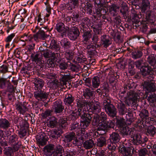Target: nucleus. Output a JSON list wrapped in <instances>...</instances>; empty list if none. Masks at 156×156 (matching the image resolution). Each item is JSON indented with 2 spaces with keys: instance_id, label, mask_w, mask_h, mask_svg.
<instances>
[{
  "instance_id": "obj_19",
  "label": "nucleus",
  "mask_w": 156,
  "mask_h": 156,
  "mask_svg": "<svg viewBox=\"0 0 156 156\" xmlns=\"http://www.w3.org/2000/svg\"><path fill=\"white\" fill-rule=\"evenodd\" d=\"M135 130L134 128H131L126 126L119 129L120 132L123 136L129 135L130 136L133 135Z\"/></svg>"
},
{
  "instance_id": "obj_46",
  "label": "nucleus",
  "mask_w": 156,
  "mask_h": 156,
  "mask_svg": "<svg viewBox=\"0 0 156 156\" xmlns=\"http://www.w3.org/2000/svg\"><path fill=\"white\" fill-rule=\"evenodd\" d=\"M81 25L83 28H86L87 27H89L90 24V20L87 17H85L81 20Z\"/></svg>"
},
{
  "instance_id": "obj_52",
  "label": "nucleus",
  "mask_w": 156,
  "mask_h": 156,
  "mask_svg": "<svg viewBox=\"0 0 156 156\" xmlns=\"http://www.w3.org/2000/svg\"><path fill=\"white\" fill-rule=\"evenodd\" d=\"M54 59H48L47 61V64L46 65V66L48 67L53 68L55 67L56 64L55 61L56 58H54Z\"/></svg>"
},
{
  "instance_id": "obj_2",
  "label": "nucleus",
  "mask_w": 156,
  "mask_h": 156,
  "mask_svg": "<svg viewBox=\"0 0 156 156\" xmlns=\"http://www.w3.org/2000/svg\"><path fill=\"white\" fill-rule=\"evenodd\" d=\"M103 108L106 113L110 117H114L117 114L116 109L115 106L111 103L110 98L108 95L103 97Z\"/></svg>"
},
{
  "instance_id": "obj_31",
  "label": "nucleus",
  "mask_w": 156,
  "mask_h": 156,
  "mask_svg": "<svg viewBox=\"0 0 156 156\" xmlns=\"http://www.w3.org/2000/svg\"><path fill=\"white\" fill-rule=\"evenodd\" d=\"M53 108L55 113H59L62 112L64 107L60 103L55 101L54 104Z\"/></svg>"
},
{
  "instance_id": "obj_12",
  "label": "nucleus",
  "mask_w": 156,
  "mask_h": 156,
  "mask_svg": "<svg viewBox=\"0 0 156 156\" xmlns=\"http://www.w3.org/2000/svg\"><path fill=\"white\" fill-rule=\"evenodd\" d=\"M27 102H18L15 104V108L20 114L23 115L28 110Z\"/></svg>"
},
{
  "instance_id": "obj_42",
  "label": "nucleus",
  "mask_w": 156,
  "mask_h": 156,
  "mask_svg": "<svg viewBox=\"0 0 156 156\" xmlns=\"http://www.w3.org/2000/svg\"><path fill=\"white\" fill-rule=\"evenodd\" d=\"M94 145L93 141L90 139L85 141L83 144V147L86 149H89L92 148Z\"/></svg>"
},
{
  "instance_id": "obj_22",
  "label": "nucleus",
  "mask_w": 156,
  "mask_h": 156,
  "mask_svg": "<svg viewBox=\"0 0 156 156\" xmlns=\"http://www.w3.org/2000/svg\"><path fill=\"white\" fill-rule=\"evenodd\" d=\"M86 113H82L80 112V111L76 110L73 111L69 115V118L73 120H75L77 119L79 116H80L81 118L83 116H84V115Z\"/></svg>"
},
{
  "instance_id": "obj_38",
  "label": "nucleus",
  "mask_w": 156,
  "mask_h": 156,
  "mask_svg": "<svg viewBox=\"0 0 156 156\" xmlns=\"http://www.w3.org/2000/svg\"><path fill=\"white\" fill-rule=\"evenodd\" d=\"M75 133L74 132L69 133L65 136L64 141L66 143H69L71 141L75 138Z\"/></svg>"
},
{
  "instance_id": "obj_26",
  "label": "nucleus",
  "mask_w": 156,
  "mask_h": 156,
  "mask_svg": "<svg viewBox=\"0 0 156 156\" xmlns=\"http://www.w3.org/2000/svg\"><path fill=\"white\" fill-rule=\"evenodd\" d=\"M80 127V124L79 122H74L71 127L70 130L73 131V132H76V134L78 135L81 132Z\"/></svg>"
},
{
  "instance_id": "obj_34",
  "label": "nucleus",
  "mask_w": 156,
  "mask_h": 156,
  "mask_svg": "<svg viewBox=\"0 0 156 156\" xmlns=\"http://www.w3.org/2000/svg\"><path fill=\"white\" fill-rule=\"evenodd\" d=\"M55 51L46 49L42 51V55L44 57L46 58H48L51 57H54L55 56Z\"/></svg>"
},
{
  "instance_id": "obj_15",
  "label": "nucleus",
  "mask_w": 156,
  "mask_h": 156,
  "mask_svg": "<svg viewBox=\"0 0 156 156\" xmlns=\"http://www.w3.org/2000/svg\"><path fill=\"white\" fill-rule=\"evenodd\" d=\"M88 106L91 112L95 115H98L101 111V107L100 103L97 102L95 103L92 102H89Z\"/></svg>"
},
{
  "instance_id": "obj_55",
  "label": "nucleus",
  "mask_w": 156,
  "mask_h": 156,
  "mask_svg": "<svg viewBox=\"0 0 156 156\" xmlns=\"http://www.w3.org/2000/svg\"><path fill=\"white\" fill-rule=\"evenodd\" d=\"M155 133L154 127L153 126H149L147 131V135L153 136Z\"/></svg>"
},
{
  "instance_id": "obj_43",
  "label": "nucleus",
  "mask_w": 156,
  "mask_h": 156,
  "mask_svg": "<svg viewBox=\"0 0 156 156\" xmlns=\"http://www.w3.org/2000/svg\"><path fill=\"white\" fill-rule=\"evenodd\" d=\"M99 115H94L93 116L92 124L93 126H96L98 127L97 130L99 126V124L100 122Z\"/></svg>"
},
{
  "instance_id": "obj_29",
  "label": "nucleus",
  "mask_w": 156,
  "mask_h": 156,
  "mask_svg": "<svg viewBox=\"0 0 156 156\" xmlns=\"http://www.w3.org/2000/svg\"><path fill=\"white\" fill-rule=\"evenodd\" d=\"M35 90H43L44 83L42 80L40 79H36L34 82Z\"/></svg>"
},
{
  "instance_id": "obj_51",
  "label": "nucleus",
  "mask_w": 156,
  "mask_h": 156,
  "mask_svg": "<svg viewBox=\"0 0 156 156\" xmlns=\"http://www.w3.org/2000/svg\"><path fill=\"white\" fill-rule=\"evenodd\" d=\"M120 3H122L121 6H120L121 7L120 12L124 16H126V13L128 10V7L125 5V3H124L122 2H121Z\"/></svg>"
},
{
  "instance_id": "obj_48",
  "label": "nucleus",
  "mask_w": 156,
  "mask_h": 156,
  "mask_svg": "<svg viewBox=\"0 0 156 156\" xmlns=\"http://www.w3.org/2000/svg\"><path fill=\"white\" fill-rule=\"evenodd\" d=\"M118 108L120 113L122 115H123L125 113V105L122 102H119L118 104L117 105Z\"/></svg>"
},
{
  "instance_id": "obj_21",
  "label": "nucleus",
  "mask_w": 156,
  "mask_h": 156,
  "mask_svg": "<svg viewBox=\"0 0 156 156\" xmlns=\"http://www.w3.org/2000/svg\"><path fill=\"white\" fill-rule=\"evenodd\" d=\"M11 124L8 120L6 119H0V128L4 130H7L11 127Z\"/></svg>"
},
{
  "instance_id": "obj_8",
  "label": "nucleus",
  "mask_w": 156,
  "mask_h": 156,
  "mask_svg": "<svg viewBox=\"0 0 156 156\" xmlns=\"http://www.w3.org/2000/svg\"><path fill=\"white\" fill-rule=\"evenodd\" d=\"M119 3V2H114L108 5V10L111 16H115L118 14L117 12L122 4V3Z\"/></svg>"
},
{
  "instance_id": "obj_56",
  "label": "nucleus",
  "mask_w": 156,
  "mask_h": 156,
  "mask_svg": "<svg viewBox=\"0 0 156 156\" xmlns=\"http://www.w3.org/2000/svg\"><path fill=\"white\" fill-rule=\"evenodd\" d=\"M114 17L113 18V21L116 25H120L121 24V20L120 16L118 14L115 16H112Z\"/></svg>"
},
{
  "instance_id": "obj_61",
  "label": "nucleus",
  "mask_w": 156,
  "mask_h": 156,
  "mask_svg": "<svg viewBox=\"0 0 156 156\" xmlns=\"http://www.w3.org/2000/svg\"><path fill=\"white\" fill-rule=\"evenodd\" d=\"M151 12L152 11L151 10H147L146 11L145 14V19L146 20L151 23L153 22L151 17Z\"/></svg>"
},
{
  "instance_id": "obj_16",
  "label": "nucleus",
  "mask_w": 156,
  "mask_h": 156,
  "mask_svg": "<svg viewBox=\"0 0 156 156\" xmlns=\"http://www.w3.org/2000/svg\"><path fill=\"white\" fill-rule=\"evenodd\" d=\"M47 136L43 132L39 133L36 137V140L39 145L43 146L45 145L47 141Z\"/></svg>"
},
{
  "instance_id": "obj_6",
  "label": "nucleus",
  "mask_w": 156,
  "mask_h": 156,
  "mask_svg": "<svg viewBox=\"0 0 156 156\" xmlns=\"http://www.w3.org/2000/svg\"><path fill=\"white\" fill-rule=\"evenodd\" d=\"M144 90L146 93H149L154 92L156 90L155 81L152 78L150 80L145 81L143 84Z\"/></svg>"
},
{
  "instance_id": "obj_47",
  "label": "nucleus",
  "mask_w": 156,
  "mask_h": 156,
  "mask_svg": "<svg viewBox=\"0 0 156 156\" xmlns=\"http://www.w3.org/2000/svg\"><path fill=\"white\" fill-rule=\"evenodd\" d=\"M32 37L30 35L25 33L22 35L20 37V40L24 42L31 41Z\"/></svg>"
},
{
  "instance_id": "obj_7",
  "label": "nucleus",
  "mask_w": 156,
  "mask_h": 156,
  "mask_svg": "<svg viewBox=\"0 0 156 156\" xmlns=\"http://www.w3.org/2000/svg\"><path fill=\"white\" fill-rule=\"evenodd\" d=\"M67 30L68 37L71 40H75L79 36L80 32L78 28L76 27H73L70 28H68Z\"/></svg>"
},
{
  "instance_id": "obj_53",
  "label": "nucleus",
  "mask_w": 156,
  "mask_h": 156,
  "mask_svg": "<svg viewBox=\"0 0 156 156\" xmlns=\"http://www.w3.org/2000/svg\"><path fill=\"white\" fill-rule=\"evenodd\" d=\"M5 156H13L14 152L12 148L9 147L4 150Z\"/></svg>"
},
{
  "instance_id": "obj_59",
  "label": "nucleus",
  "mask_w": 156,
  "mask_h": 156,
  "mask_svg": "<svg viewBox=\"0 0 156 156\" xmlns=\"http://www.w3.org/2000/svg\"><path fill=\"white\" fill-rule=\"evenodd\" d=\"M68 66V64L64 62H61L58 65V67L60 69L62 70H65L67 69Z\"/></svg>"
},
{
  "instance_id": "obj_45",
  "label": "nucleus",
  "mask_w": 156,
  "mask_h": 156,
  "mask_svg": "<svg viewBox=\"0 0 156 156\" xmlns=\"http://www.w3.org/2000/svg\"><path fill=\"white\" fill-rule=\"evenodd\" d=\"M18 137L16 134H13L10 136L9 139V143L10 144H13L18 143Z\"/></svg>"
},
{
  "instance_id": "obj_50",
  "label": "nucleus",
  "mask_w": 156,
  "mask_h": 156,
  "mask_svg": "<svg viewBox=\"0 0 156 156\" xmlns=\"http://www.w3.org/2000/svg\"><path fill=\"white\" fill-rule=\"evenodd\" d=\"M69 69L72 71L76 72H78L79 70H80L81 68L80 66L78 65L70 63L69 66Z\"/></svg>"
},
{
  "instance_id": "obj_25",
  "label": "nucleus",
  "mask_w": 156,
  "mask_h": 156,
  "mask_svg": "<svg viewBox=\"0 0 156 156\" xmlns=\"http://www.w3.org/2000/svg\"><path fill=\"white\" fill-rule=\"evenodd\" d=\"M120 139V136L117 132H113L110 135L109 140L111 143H113L114 144L118 143Z\"/></svg>"
},
{
  "instance_id": "obj_18",
  "label": "nucleus",
  "mask_w": 156,
  "mask_h": 156,
  "mask_svg": "<svg viewBox=\"0 0 156 156\" xmlns=\"http://www.w3.org/2000/svg\"><path fill=\"white\" fill-rule=\"evenodd\" d=\"M54 145L52 144H49L45 146L44 148V153L46 156H51L53 154Z\"/></svg>"
},
{
  "instance_id": "obj_20",
  "label": "nucleus",
  "mask_w": 156,
  "mask_h": 156,
  "mask_svg": "<svg viewBox=\"0 0 156 156\" xmlns=\"http://www.w3.org/2000/svg\"><path fill=\"white\" fill-rule=\"evenodd\" d=\"M47 37V35L45 34L44 30L40 29L37 33L34 35V38L36 41H38V39L44 40Z\"/></svg>"
},
{
  "instance_id": "obj_58",
  "label": "nucleus",
  "mask_w": 156,
  "mask_h": 156,
  "mask_svg": "<svg viewBox=\"0 0 156 156\" xmlns=\"http://www.w3.org/2000/svg\"><path fill=\"white\" fill-rule=\"evenodd\" d=\"M57 123V119L55 117H52L49 122V126L53 128L56 126Z\"/></svg>"
},
{
  "instance_id": "obj_49",
  "label": "nucleus",
  "mask_w": 156,
  "mask_h": 156,
  "mask_svg": "<svg viewBox=\"0 0 156 156\" xmlns=\"http://www.w3.org/2000/svg\"><path fill=\"white\" fill-rule=\"evenodd\" d=\"M106 140L104 137H101L97 140V145L99 147H101L106 144Z\"/></svg>"
},
{
  "instance_id": "obj_5",
  "label": "nucleus",
  "mask_w": 156,
  "mask_h": 156,
  "mask_svg": "<svg viewBox=\"0 0 156 156\" xmlns=\"http://www.w3.org/2000/svg\"><path fill=\"white\" fill-rule=\"evenodd\" d=\"M76 106L78 108V110L82 113H87L86 110L87 108V105L89 101L85 100L83 97L79 98L76 100Z\"/></svg>"
},
{
  "instance_id": "obj_63",
  "label": "nucleus",
  "mask_w": 156,
  "mask_h": 156,
  "mask_svg": "<svg viewBox=\"0 0 156 156\" xmlns=\"http://www.w3.org/2000/svg\"><path fill=\"white\" fill-rule=\"evenodd\" d=\"M27 133V131L25 129L21 128V129L18 131V134L20 137L21 138H22L26 135Z\"/></svg>"
},
{
  "instance_id": "obj_11",
  "label": "nucleus",
  "mask_w": 156,
  "mask_h": 156,
  "mask_svg": "<svg viewBox=\"0 0 156 156\" xmlns=\"http://www.w3.org/2000/svg\"><path fill=\"white\" fill-rule=\"evenodd\" d=\"M91 116L92 115L90 114L86 113L84 116L82 117L81 118L82 120L80 124L81 128L85 129L89 126L92 117Z\"/></svg>"
},
{
  "instance_id": "obj_3",
  "label": "nucleus",
  "mask_w": 156,
  "mask_h": 156,
  "mask_svg": "<svg viewBox=\"0 0 156 156\" xmlns=\"http://www.w3.org/2000/svg\"><path fill=\"white\" fill-rule=\"evenodd\" d=\"M128 100H126V103L129 106H136L138 105V102L139 101L140 96L135 91L130 90L127 94Z\"/></svg>"
},
{
  "instance_id": "obj_27",
  "label": "nucleus",
  "mask_w": 156,
  "mask_h": 156,
  "mask_svg": "<svg viewBox=\"0 0 156 156\" xmlns=\"http://www.w3.org/2000/svg\"><path fill=\"white\" fill-rule=\"evenodd\" d=\"M49 48L52 51H55V53L58 54L60 52V48L59 46L57 44V41L54 39H52L51 41L50 44Z\"/></svg>"
},
{
  "instance_id": "obj_10",
  "label": "nucleus",
  "mask_w": 156,
  "mask_h": 156,
  "mask_svg": "<svg viewBox=\"0 0 156 156\" xmlns=\"http://www.w3.org/2000/svg\"><path fill=\"white\" fill-rule=\"evenodd\" d=\"M48 94L43 90H36L34 92V97L38 101H44L47 99Z\"/></svg>"
},
{
  "instance_id": "obj_44",
  "label": "nucleus",
  "mask_w": 156,
  "mask_h": 156,
  "mask_svg": "<svg viewBox=\"0 0 156 156\" xmlns=\"http://www.w3.org/2000/svg\"><path fill=\"white\" fill-rule=\"evenodd\" d=\"M117 126L120 129L126 126V122L124 119L120 118L117 119L116 121Z\"/></svg>"
},
{
  "instance_id": "obj_37",
  "label": "nucleus",
  "mask_w": 156,
  "mask_h": 156,
  "mask_svg": "<svg viewBox=\"0 0 156 156\" xmlns=\"http://www.w3.org/2000/svg\"><path fill=\"white\" fill-rule=\"evenodd\" d=\"M42 55V54L41 53L39 52L37 53L35 55L32 54L31 55V56L33 61L35 62L40 63V62L42 63L41 61Z\"/></svg>"
},
{
  "instance_id": "obj_64",
  "label": "nucleus",
  "mask_w": 156,
  "mask_h": 156,
  "mask_svg": "<svg viewBox=\"0 0 156 156\" xmlns=\"http://www.w3.org/2000/svg\"><path fill=\"white\" fill-rule=\"evenodd\" d=\"M148 151L147 148H144L140 149L139 151V156H145L147 154Z\"/></svg>"
},
{
  "instance_id": "obj_41",
  "label": "nucleus",
  "mask_w": 156,
  "mask_h": 156,
  "mask_svg": "<svg viewBox=\"0 0 156 156\" xmlns=\"http://www.w3.org/2000/svg\"><path fill=\"white\" fill-rule=\"evenodd\" d=\"M82 31L83 33L82 36L83 38V42L85 43V42L86 43L90 38L91 37V34L90 31H84V29H83Z\"/></svg>"
},
{
  "instance_id": "obj_14",
  "label": "nucleus",
  "mask_w": 156,
  "mask_h": 156,
  "mask_svg": "<svg viewBox=\"0 0 156 156\" xmlns=\"http://www.w3.org/2000/svg\"><path fill=\"white\" fill-rule=\"evenodd\" d=\"M68 27L65 28L64 24L62 23H59L56 25L57 31L60 33V36L62 38L66 36L67 31Z\"/></svg>"
},
{
  "instance_id": "obj_60",
  "label": "nucleus",
  "mask_w": 156,
  "mask_h": 156,
  "mask_svg": "<svg viewBox=\"0 0 156 156\" xmlns=\"http://www.w3.org/2000/svg\"><path fill=\"white\" fill-rule=\"evenodd\" d=\"M92 5L89 3H87L85 5L84 9L88 13L90 14L92 12Z\"/></svg>"
},
{
  "instance_id": "obj_33",
  "label": "nucleus",
  "mask_w": 156,
  "mask_h": 156,
  "mask_svg": "<svg viewBox=\"0 0 156 156\" xmlns=\"http://www.w3.org/2000/svg\"><path fill=\"white\" fill-rule=\"evenodd\" d=\"M148 63L153 67L156 66V55L153 54L149 55L147 58Z\"/></svg>"
},
{
  "instance_id": "obj_36",
  "label": "nucleus",
  "mask_w": 156,
  "mask_h": 156,
  "mask_svg": "<svg viewBox=\"0 0 156 156\" xmlns=\"http://www.w3.org/2000/svg\"><path fill=\"white\" fill-rule=\"evenodd\" d=\"M92 27L93 29V31L95 34H100L101 33V23H97L95 25H93Z\"/></svg>"
},
{
  "instance_id": "obj_35",
  "label": "nucleus",
  "mask_w": 156,
  "mask_h": 156,
  "mask_svg": "<svg viewBox=\"0 0 156 156\" xmlns=\"http://www.w3.org/2000/svg\"><path fill=\"white\" fill-rule=\"evenodd\" d=\"M152 69L149 66L142 67L141 69L142 75L146 76L152 73Z\"/></svg>"
},
{
  "instance_id": "obj_32",
  "label": "nucleus",
  "mask_w": 156,
  "mask_h": 156,
  "mask_svg": "<svg viewBox=\"0 0 156 156\" xmlns=\"http://www.w3.org/2000/svg\"><path fill=\"white\" fill-rule=\"evenodd\" d=\"M143 55L142 51L139 49H135L132 51L131 57L133 58L136 59L141 58Z\"/></svg>"
},
{
  "instance_id": "obj_1",
  "label": "nucleus",
  "mask_w": 156,
  "mask_h": 156,
  "mask_svg": "<svg viewBox=\"0 0 156 156\" xmlns=\"http://www.w3.org/2000/svg\"><path fill=\"white\" fill-rule=\"evenodd\" d=\"M99 119L101 122H99V127L98 128V130L105 131L109 128L113 127L114 122L112 120H108L107 115L105 112H101L99 115Z\"/></svg>"
},
{
  "instance_id": "obj_13",
  "label": "nucleus",
  "mask_w": 156,
  "mask_h": 156,
  "mask_svg": "<svg viewBox=\"0 0 156 156\" xmlns=\"http://www.w3.org/2000/svg\"><path fill=\"white\" fill-rule=\"evenodd\" d=\"M100 46L106 48L109 47L112 43V41L109 37L106 35H104L100 37Z\"/></svg>"
},
{
  "instance_id": "obj_54",
  "label": "nucleus",
  "mask_w": 156,
  "mask_h": 156,
  "mask_svg": "<svg viewBox=\"0 0 156 156\" xmlns=\"http://www.w3.org/2000/svg\"><path fill=\"white\" fill-rule=\"evenodd\" d=\"M93 94L92 91L90 89L87 88L85 90V91L83 92V96L85 98L87 99L92 96Z\"/></svg>"
},
{
  "instance_id": "obj_28",
  "label": "nucleus",
  "mask_w": 156,
  "mask_h": 156,
  "mask_svg": "<svg viewBox=\"0 0 156 156\" xmlns=\"http://www.w3.org/2000/svg\"><path fill=\"white\" fill-rule=\"evenodd\" d=\"M150 7V3L148 0H142L140 8L142 12H144L147 9H149Z\"/></svg>"
},
{
  "instance_id": "obj_23",
  "label": "nucleus",
  "mask_w": 156,
  "mask_h": 156,
  "mask_svg": "<svg viewBox=\"0 0 156 156\" xmlns=\"http://www.w3.org/2000/svg\"><path fill=\"white\" fill-rule=\"evenodd\" d=\"M60 44L64 50H68L71 47V44L67 38L62 39L60 41Z\"/></svg>"
},
{
  "instance_id": "obj_30",
  "label": "nucleus",
  "mask_w": 156,
  "mask_h": 156,
  "mask_svg": "<svg viewBox=\"0 0 156 156\" xmlns=\"http://www.w3.org/2000/svg\"><path fill=\"white\" fill-rule=\"evenodd\" d=\"M119 152L124 156H129L131 154V149L129 147L122 145L119 148Z\"/></svg>"
},
{
  "instance_id": "obj_57",
  "label": "nucleus",
  "mask_w": 156,
  "mask_h": 156,
  "mask_svg": "<svg viewBox=\"0 0 156 156\" xmlns=\"http://www.w3.org/2000/svg\"><path fill=\"white\" fill-rule=\"evenodd\" d=\"M92 41L96 47H100V45L97 44L98 41V36L96 34H94L92 38Z\"/></svg>"
},
{
  "instance_id": "obj_62",
  "label": "nucleus",
  "mask_w": 156,
  "mask_h": 156,
  "mask_svg": "<svg viewBox=\"0 0 156 156\" xmlns=\"http://www.w3.org/2000/svg\"><path fill=\"white\" fill-rule=\"evenodd\" d=\"M131 16L132 21L136 24L139 22L140 19L141 17L140 15H138L137 14L132 16Z\"/></svg>"
},
{
  "instance_id": "obj_9",
  "label": "nucleus",
  "mask_w": 156,
  "mask_h": 156,
  "mask_svg": "<svg viewBox=\"0 0 156 156\" xmlns=\"http://www.w3.org/2000/svg\"><path fill=\"white\" fill-rule=\"evenodd\" d=\"M131 136L133 139V142L134 145H138L141 144L143 147L146 144L144 143H142L143 141L141 135L138 131L135 130L133 132V135H132Z\"/></svg>"
},
{
  "instance_id": "obj_40",
  "label": "nucleus",
  "mask_w": 156,
  "mask_h": 156,
  "mask_svg": "<svg viewBox=\"0 0 156 156\" xmlns=\"http://www.w3.org/2000/svg\"><path fill=\"white\" fill-rule=\"evenodd\" d=\"M61 79V81H62L63 83V85H66V82L68 81L69 80L72 79L73 78V77L71 75H65V74H60Z\"/></svg>"
},
{
  "instance_id": "obj_4",
  "label": "nucleus",
  "mask_w": 156,
  "mask_h": 156,
  "mask_svg": "<svg viewBox=\"0 0 156 156\" xmlns=\"http://www.w3.org/2000/svg\"><path fill=\"white\" fill-rule=\"evenodd\" d=\"M149 114L147 110L143 109L140 111L139 115L142 119V120H138L136 123L135 124V127H139L140 129H141L144 126V122H145V123L147 122L146 121L149 118Z\"/></svg>"
},
{
  "instance_id": "obj_24",
  "label": "nucleus",
  "mask_w": 156,
  "mask_h": 156,
  "mask_svg": "<svg viewBox=\"0 0 156 156\" xmlns=\"http://www.w3.org/2000/svg\"><path fill=\"white\" fill-rule=\"evenodd\" d=\"M65 95V98L64 100V104L71 107V104L74 101V98L69 94H67Z\"/></svg>"
},
{
  "instance_id": "obj_39",
  "label": "nucleus",
  "mask_w": 156,
  "mask_h": 156,
  "mask_svg": "<svg viewBox=\"0 0 156 156\" xmlns=\"http://www.w3.org/2000/svg\"><path fill=\"white\" fill-rule=\"evenodd\" d=\"M100 77L98 76L94 77L92 80V85L94 88H97L100 85Z\"/></svg>"
},
{
  "instance_id": "obj_17",
  "label": "nucleus",
  "mask_w": 156,
  "mask_h": 156,
  "mask_svg": "<svg viewBox=\"0 0 156 156\" xmlns=\"http://www.w3.org/2000/svg\"><path fill=\"white\" fill-rule=\"evenodd\" d=\"M49 86L54 90H62L63 87H64V85H62L60 82L56 79L50 82Z\"/></svg>"
}]
</instances>
